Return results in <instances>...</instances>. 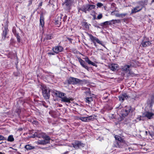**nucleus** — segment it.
Here are the masks:
<instances>
[{
	"label": "nucleus",
	"mask_w": 154,
	"mask_h": 154,
	"mask_svg": "<svg viewBox=\"0 0 154 154\" xmlns=\"http://www.w3.org/2000/svg\"><path fill=\"white\" fill-rule=\"evenodd\" d=\"M146 2L145 0L139 2V5L132 9L131 14L135 13L141 11L143 8L145 7V5H146Z\"/></svg>",
	"instance_id": "obj_3"
},
{
	"label": "nucleus",
	"mask_w": 154,
	"mask_h": 154,
	"mask_svg": "<svg viewBox=\"0 0 154 154\" xmlns=\"http://www.w3.org/2000/svg\"><path fill=\"white\" fill-rule=\"evenodd\" d=\"M83 59L85 60V61L88 64L91 65L93 66H97L95 63L91 61L87 57H86Z\"/></svg>",
	"instance_id": "obj_20"
},
{
	"label": "nucleus",
	"mask_w": 154,
	"mask_h": 154,
	"mask_svg": "<svg viewBox=\"0 0 154 154\" xmlns=\"http://www.w3.org/2000/svg\"><path fill=\"white\" fill-rule=\"evenodd\" d=\"M39 5H40V6H41L42 5V3H40V4H39Z\"/></svg>",
	"instance_id": "obj_61"
},
{
	"label": "nucleus",
	"mask_w": 154,
	"mask_h": 154,
	"mask_svg": "<svg viewBox=\"0 0 154 154\" xmlns=\"http://www.w3.org/2000/svg\"><path fill=\"white\" fill-rule=\"evenodd\" d=\"M145 133H146V135H147L148 134V132L147 131H146Z\"/></svg>",
	"instance_id": "obj_53"
},
{
	"label": "nucleus",
	"mask_w": 154,
	"mask_h": 154,
	"mask_svg": "<svg viewBox=\"0 0 154 154\" xmlns=\"http://www.w3.org/2000/svg\"><path fill=\"white\" fill-rule=\"evenodd\" d=\"M127 14H128L127 13L121 14V17L123 18L127 15Z\"/></svg>",
	"instance_id": "obj_42"
},
{
	"label": "nucleus",
	"mask_w": 154,
	"mask_h": 154,
	"mask_svg": "<svg viewBox=\"0 0 154 154\" xmlns=\"http://www.w3.org/2000/svg\"><path fill=\"white\" fill-rule=\"evenodd\" d=\"M154 113L152 112L146 111L142 114V117H146L148 119H150L153 118Z\"/></svg>",
	"instance_id": "obj_9"
},
{
	"label": "nucleus",
	"mask_w": 154,
	"mask_h": 154,
	"mask_svg": "<svg viewBox=\"0 0 154 154\" xmlns=\"http://www.w3.org/2000/svg\"><path fill=\"white\" fill-rule=\"evenodd\" d=\"M33 135L34 137L39 138H42L43 139V140H38L37 144L38 145H45L50 143V137L48 136L45 133L41 132H35Z\"/></svg>",
	"instance_id": "obj_1"
},
{
	"label": "nucleus",
	"mask_w": 154,
	"mask_h": 154,
	"mask_svg": "<svg viewBox=\"0 0 154 154\" xmlns=\"http://www.w3.org/2000/svg\"><path fill=\"white\" fill-rule=\"evenodd\" d=\"M25 148L27 150H30L33 149L34 148V147L29 145H28L25 146Z\"/></svg>",
	"instance_id": "obj_28"
},
{
	"label": "nucleus",
	"mask_w": 154,
	"mask_h": 154,
	"mask_svg": "<svg viewBox=\"0 0 154 154\" xmlns=\"http://www.w3.org/2000/svg\"><path fill=\"white\" fill-rule=\"evenodd\" d=\"M94 118L93 116H89L87 117H80L79 119L82 121L84 122H88L91 120H93Z\"/></svg>",
	"instance_id": "obj_10"
},
{
	"label": "nucleus",
	"mask_w": 154,
	"mask_h": 154,
	"mask_svg": "<svg viewBox=\"0 0 154 154\" xmlns=\"http://www.w3.org/2000/svg\"><path fill=\"white\" fill-rule=\"evenodd\" d=\"M115 11H112L111 14L112 15H115V16L117 17H121V14H115Z\"/></svg>",
	"instance_id": "obj_31"
},
{
	"label": "nucleus",
	"mask_w": 154,
	"mask_h": 154,
	"mask_svg": "<svg viewBox=\"0 0 154 154\" xmlns=\"http://www.w3.org/2000/svg\"><path fill=\"white\" fill-rule=\"evenodd\" d=\"M151 44V43L149 41H146L145 40H143L141 43V45L142 47H145L148 46L150 45Z\"/></svg>",
	"instance_id": "obj_17"
},
{
	"label": "nucleus",
	"mask_w": 154,
	"mask_h": 154,
	"mask_svg": "<svg viewBox=\"0 0 154 154\" xmlns=\"http://www.w3.org/2000/svg\"><path fill=\"white\" fill-rule=\"evenodd\" d=\"M84 44L86 46H87V47L89 48V46H88V45L86 44L85 43H84Z\"/></svg>",
	"instance_id": "obj_52"
},
{
	"label": "nucleus",
	"mask_w": 154,
	"mask_h": 154,
	"mask_svg": "<svg viewBox=\"0 0 154 154\" xmlns=\"http://www.w3.org/2000/svg\"><path fill=\"white\" fill-rule=\"evenodd\" d=\"M148 134L152 137V136H153V133L152 132H150V131H149Z\"/></svg>",
	"instance_id": "obj_45"
},
{
	"label": "nucleus",
	"mask_w": 154,
	"mask_h": 154,
	"mask_svg": "<svg viewBox=\"0 0 154 154\" xmlns=\"http://www.w3.org/2000/svg\"><path fill=\"white\" fill-rule=\"evenodd\" d=\"M68 84L72 85H80L82 84L83 81L80 79L75 78L73 77L69 78L67 80Z\"/></svg>",
	"instance_id": "obj_5"
},
{
	"label": "nucleus",
	"mask_w": 154,
	"mask_h": 154,
	"mask_svg": "<svg viewBox=\"0 0 154 154\" xmlns=\"http://www.w3.org/2000/svg\"><path fill=\"white\" fill-rule=\"evenodd\" d=\"M14 140V138L12 135H9L7 139V141L9 142H13Z\"/></svg>",
	"instance_id": "obj_27"
},
{
	"label": "nucleus",
	"mask_w": 154,
	"mask_h": 154,
	"mask_svg": "<svg viewBox=\"0 0 154 154\" xmlns=\"http://www.w3.org/2000/svg\"><path fill=\"white\" fill-rule=\"evenodd\" d=\"M86 90H87V91L85 92V93L86 94H90L91 93V92L90 91V89L88 88H86Z\"/></svg>",
	"instance_id": "obj_40"
},
{
	"label": "nucleus",
	"mask_w": 154,
	"mask_h": 154,
	"mask_svg": "<svg viewBox=\"0 0 154 154\" xmlns=\"http://www.w3.org/2000/svg\"><path fill=\"white\" fill-rule=\"evenodd\" d=\"M68 152H66L64 153V154H66Z\"/></svg>",
	"instance_id": "obj_57"
},
{
	"label": "nucleus",
	"mask_w": 154,
	"mask_h": 154,
	"mask_svg": "<svg viewBox=\"0 0 154 154\" xmlns=\"http://www.w3.org/2000/svg\"><path fill=\"white\" fill-rule=\"evenodd\" d=\"M56 53H55L54 51H53V52H48V54L49 55H55V54Z\"/></svg>",
	"instance_id": "obj_39"
},
{
	"label": "nucleus",
	"mask_w": 154,
	"mask_h": 154,
	"mask_svg": "<svg viewBox=\"0 0 154 154\" xmlns=\"http://www.w3.org/2000/svg\"><path fill=\"white\" fill-rule=\"evenodd\" d=\"M151 104H153L154 103V95H152L151 97Z\"/></svg>",
	"instance_id": "obj_35"
},
{
	"label": "nucleus",
	"mask_w": 154,
	"mask_h": 154,
	"mask_svg": "<svg viewBox=\"0 0 154 154\" xmlns=\"http://www.w3.org/2000/svg\"><path fill=\"white\" fill-rule=\"evenodd\" d=\"M32 123L33 124H35V125H37L38 124V122L36 121H33L32 122Z\"/></svg>",
	"instance_id": "obj_46"
},
{
	"label": "nucleus",
	"mask_w": 154,
	"mask_h": 154,
	"mask_svg": "<svg viewBox=\"0 0 154 154\" xmlns=\"http://www.w3.org/2000/svg\"><path fill=\"white\" fill-rule=\"evenodd\" d=\"M93 43L94 44V45L95 46H97V45H96V44L95 42H93Z\"/></svg>",
	"instance_id": "obj_51"
},
{
	"label": "nucleus",
	"mask_w": 154,
	"mask_h": 154,
	"mask_svg": "<svg viewBox=\"0 0 154 154\" xmlns=\"http://www.w3.org/2000/svg\"><path fill=\"white\" fill-rule=\"evenodd\" d=\"M137 97V96H134V97H132V99H133L134 100H135Z\"/></svg>",
	"instance_id": "obj_49"
},
{
	"label": "nucleus",
	"mask_w": 154,
	"mask_h": 154,
	"mask_svg": "<svg viewBox=\"0 0 154 154\" xmlns=\"http://www.w3.org/2000/svg\"><path fill=\"white\" fill-rule=\"evenodd\" d=\"M103 17L102 14H99L97 17V19H100L102 18Z\"/></svg>",
	"instance_id": "obj_37"
},
{
	"label": "nucleus",
	"mask_w": 154,
	"mask_h": 154,
	"mask_svg": "<svg viewBox=\"0 0 154 154\" xmlns=\"http://www.w3.org/2000/svg\"><path fill=\"white\" fill-rule=\"evenodd\" d=\"M80 11H81L83 12H84L85 13H86L87 11H88L87 5H84L81 8H79V12Z\"/></svg>",
	"instance_id": "obj_16"
},
{
	"label": "nucleus",
	"mask_w": 154,
	"mask_h": 154,
	"mask_svg": "<svg viewBox=\"0 0 154 154\" xmlns=\"http://www.w3.org/2000/svg\"><path fill=\"white\" fill-rule=\"evenodd\" d=\"M111 25V20H110L109 21H106L101 23V26H103L104 25Z\"/></svg>",
	"instance_id": "obj_22"
},
{
	"label": "nucleus",
	"mask_w": 154,
	"mask_h": 154,
	"mask_svg": "<svg viewBox=\"0 0 154 154\" xmlns=\"http://www.w3.org/2000/svg\"><path fill=\"white\" fill-rule=\"evenodd\" d=\"M52 50L56 54H57L58 53L62 51L63 50V48L61 46H57L53 47Z\"/></svg>",
	"instance_id": "obj_11"
},
{
	"label": "nucleus",
	"mask_w": 154,
	"mask_h": 154,
	"mask_svg": "<svg viewBox=\"0 0 154 154\" xmlns=\"http://www.w3.org/2000/svg\"><path fill=\"white\" fill-rule=\"evenodd\" d=\"M111 21L112 25L116 23H119L121 22V21L120 20H111Z\"/></svg>",
	"instance_id": "obj_25"
},
{
	"label": "nucleus",
	"mask_w": 154,
	"mask_h": 154,
	"mask_svg": "<svg viewBox=\"0 0 154 154\" xmlns=\"http://www.w3.org/2000/svg\"><path fill=\"white\" fill-rule=\"evenodd\" d=\"M153 2H154V0H152V3Z\"/></svg>",
	"instance_id": "obj_59"
},
{
	"label": "nucleus",
	"mask_w": 154,
	"mask_h": 154,
	"mask_svg": "<svg viewBox=\"0 0 154 154\" xmlns=\"http://www.w3.org/2000/svg\"><path fill=\"white\" fill-rule=\"evenodd\" d=\"M96 42L98 44H101V42H102L101 41H100L98 38H97Z\"/></svg>",
	"instance_id": "obj_44"
},
{
	"label": "nucleus",
	"mask_w": 154,
	"mask_h": 154,
	"mask_svg": "<svg viewBox=\"0 0 154 154\" xmlns=\"http://www.w3.org/2000/svg\"><path fill=\"white\" fill-rule=\"evenodd\" d=\"M54 94L57 97L61 98V101L63 102L69 103H71V101L72 100V98H67L65 96L66 94L63 93L56 91Z\"/></svg>",
	"instance_id": "obj_2"
},
{
	"label": "nucleus",
	"mask_w": 154,
	"mask_h": 154,
	"mask_svg": "<svg viewBox=\"0 0 154 154\" xmlns=\"http://www.w3.org/2000/svg\"><path fill=\"white\" fill-rule=\"evenodd\" d=\"M15 36L16 37L17 39V41L18 42L20 41V37L19 35V34H17Z\"/></svg>",
	"instance_id": "obj_36"
},
{
	"label": "nucleus",
	"mask_w": 154,
	"mask_h": 154,
	"mask_svg": "<svg viewBox=\"0 0 154 154\" xmlns=\"http://www.w3.org/2000/svg\"><path fill=\"white\" fill-rule=\"evenodd\" d=\"M46 148V147H44V148H43L42 149H45Z\"/></svg>",
	"instance_id": "obj_58"
},
{
	"label": "nucleus",
	"mask_w": 154,
	"mask_h": 154,
	"mask_svg": "<svg viewBox=\"0 0 154 154\" xmlns=\"http://www.w3.org/2000/svg\"><path fill=\"white\" fill-rule=\"evenodd\" d=\"M131 66V65H125L122 68L123 70L126 72L125 73L127 74V76H129L131 75L130 71L129 69Z\"/></svg>",
	"instance_id": "obj_12"
},
{
	"label": "nucleus",
	"mask_w": 154,
	"mask_h": 154,
	"mask_svg": "<svg viewBox=\"0 0 154 154\" xmlns=\"http://www.w3.org/2000/svg\"><path fill=\"white\" fill-rule=\"evenodd\" d=\"M8 29L6 27L4 28V30L3 31L2 33V35L5 38H6L7 34Z\"/></svg>",
	"instance_id": "obj_26"
},
{
	"label": "nucleus",
	"mask_w": 154,
	"mask_h": 154,
	"mask_svg": "<svg viewBox=\"0 0 154 154\" xmlns=\"http://www.w3.org/2000/svg\"><path fill=\"white\" fill-rule=\"evenodd\" d=\"M92 14H94L95 13V11H93L92 12Z\"/></svg>",
	"instance_id": "obj_55"
},
{
	"label": "nucleus",
	"mask_w": 154,
	"mask_h": 154,
	"mask_svg": "<svg viewBox=\"0 0 154 154\" xmlns=\"http://www.w3.org/2000/svg\"><path fill=\"white\" fill-rule=\"evenodd\" d=\"M61 23V18L59 20H55V23L56 25H60Z\"/></svg>",
	"instance_id": "obj_33"
},
{
	"label": "nucleus",
	"mask_w": 154,
	"mask_h": 154,
	"mask_svg": "<svg viewBox=\"0 0 154 154\" xmlns=\"http://www.w3.org/2000/svg\"><path fill=\"white\" fill-rule=\"evenodd\" d=\"M107 96L103 97L104 99H105V100H106L107 99Z\"/></svg>",
	"instance_id": "obj_54"
},
{
	"label": "nucleus",
	"mask_w": 154,
	"mask_h": 154,
	"mask_svg": "<svg viewBox=\"0 0 154 154\" xmlns=\"http://www.w3.org/2000/svg\"><path fill=\"white\" fill-rule=\"evenodd\" d=\"M91 15L93 16V20H95L96 19V15H95L93 14H91Z\"/></svg>",
	"instance_id": "obj_47"
},
{
	"label": "nucleus",
	"mask_w": 154,
	"mask_h": 154,
	"mask_svg": "<svg viewBox=\"0 0 154 154\" xmlns=\"http://www.w3.org/2000/svg\"><path fill=\"white\" fill-rule=\"evenodd\" d=\"M142 117V116H140L139 117H138V119H139V120H141V118Z\"/></svg>",
	"instance_id": "obj_48"
},
{
	"label": "nucleus",
	"mask_w": 154,
	"mask_h": 154,
	"mask_svg": "<svg viewBox=\"0 0 154 154\" xmlns=\"http://www.w3.org/2000/svg\"><path fill=\"white\" fill-rule=\"evenodd\" d=\"M22 128H20V129H19V130H22Z\"/></svg>",
	"instance_id": "obj_60"
},
{
	"label": "nucleus",
	"mask_w": 154,
	"mask_h": 154,
	"mask_svg": "<svg viewBox=\"0 0 154 154\" xmlns=\"http://www.w3.org/2000/svg\"><path fill=\"white\" fill-rule=\"evenodd\" d=\"M100 44L101 45H102L103 47L105 46L103 44L102 42H101V44Z\"/></svg>",
	"instance_id": "obj_50"
},
{
	"label": "nucleus",
	"mask_w": 154,
	"mask_h": 154,
	"mask_svg": "<svg viewBox=\"0 0 154 154\" xmlns=\"http://www.w3.org/2000/svg\"><path fill=\"white\" fill-rule=\"evenodd\" d=\"M66 16H65L64 17V18H66Z\"/></svg>",
	"instance_id": "obj_62"
},
{
	"label": "nucleus",
	"mask_w": 154,
	"mask_h": 154,
	"mask_svg": "<svg viewBox=\"0 0 154 154\" xmlns=\"http://www.w3.org/2000/svg\"><path fill=\"white\" fill-rule=\"evenodd\" d=\"M73 146L75 149H78L84 146V144L81 142L76 141L74 143H72Z\"/></svg>",
	"instance_id": "obj_8"
},
{
	"label": "nucleus",
	"mask_w": 154,
	"mask_h": 154,
	"mask_svg": "<svg viewBox=\"0 0 154 154\" xmlns=\"http://www.w3.org/2000/svg\"><path fill=\"white\" fill-rule=\"evenodd\" d=\"M93 101V98L92 97H87L85 98V101L86 103L89 104Z\"/></svg>",
	"instance_id": "obj_24"
},
{
	"label": "nucleus",
	"mask_w": 154,
	"mask_h": 154,
	"mask_svg": "<svg viewBox=\"0 0 154 154\" xmlns=\"http://www.w3.org/2000/svg\"><path fill=\"white\" fill-rule=\"evenodd\" d=\"M115 137L116 140H117L118 141H121L123 140L121 137L118 135H116Z\"/></svg>",
	"instance_id": "obj_30"
},
{
	"label": "nucleus",
	"mask_w": 154,
	"mask_h": 154,
	"mask_svg": "<svg viewBox=\"0 0 154 154\" xmlns=\"http://www.w3.org/2000/svg\"><path fill=\"white\" fill-rule=\"evenodd\" d=\"M88 6V11L91 10L92 9H94L95 7V6L94 5H91L89 4H87Z\"/></svg>",
	"instance_id": "obj_23"
},
{
	"label": "nucleus",
	"mask_w": 154,
	"mask_h": 154,
	"mask_svg": "<svg viewBox=\"0 0 154 154\" xmlns=\"http://www.w3.org/2000/svg\"><path fill=\"white\" fill-rule=\"evenodd\" d=\"M125 144V143L123 142V140H122L121 141H117L115 145L117 147L122 148Z\"/></svg>",
	"instance_id": "obj_15"
},
{
	"label": "nucleus",
	"mask_w": 154,
	"mask_h": 154,
	"mask_svg": "<svg viewBox=\"0 0 154 154\" xmlns=\"http://www.w3.org/2000/svg\"><path fill=\"white\" fill-rule=\"evenodd\" d=\"M12 32L14 35H16L17 34H18V33H17L15 27H13L12 29Z\"/></svg>",
	"instance_id": "obj_34"
},
{
	"label": "nucleus",
	"mask_w": 154,
	"mask_h": 154,
	"mask_svg": "<svg viewBox=\"0 0 154 154\" xmlns=\"http://www.w3.org/2000/svg\"><path fill=\"white\" fill-rule=\"evenodd\" d=\"M42 94L43 97L46 99H49L50 97V89L44 85H41Z\"/></svg>",
	"instance_id": "obj_4"
},
{
	"label": "nucleus",
	"mask_w": 154,
	"mask_h": 154,
	"mask_svg": "<svg viewBox=\"0 0 154 154\" xmlns=\"http://www.w3.org/2000/svg\"><path fill=\"white\" fill-rule=\"evenodd\" d=\"M97 6L99 7H100L103 6V4L100 3H98L97 5Z\"/></svg>",
	"instance_id": "obj_41"
},
{
	"label": "nucleus",
	"mask_w": 154,
	"mask_h": 154,
	"mask_svg": "<svg viewBox=\"0 0 154 154\" xmlns=\"http://www.w3.org/2000/svg\"><path fill=\"white\" fill-rule=\"evenodd\" d=\"M67 39L70 42V43H72V39L70 38L66 37Z\"/></svg>",
	"instance_id": "obj_43"
},
{
	"label": "nucleus",
	"mask_w": 154,
	"mask_h": 154,
	"mask_svg": "<svg viewBox=\"0 0 154 154\" xmlns=\"http://www.w3.org/2000/svg\"><path fill=\"white\" fill-rule=\"evenodd\" d=\"M44 17L43 14H41L40 15V25H41L42 27L44 26Z\"/></svg>",
	"instance_id": "obj_19"
},
{
	"label": "nucleus",
	"mask_w": 154,
	"mask_h": 154,
	"mask_svg": "<svg viewBox=\"0 0 154 154\" xmlns=\"http://www.w3.org/2000/svg\"><path fill=\"white\" fill-rule=\"evenodd\" d=\"M88 35L89 36L92 42H95V41L96 42V40L97 38L95 37L94 36L91 34H88Z\"/></svg>",
	"instance_id": "obj_21"
},
{
	"label": "nucleus",
	"mask_w": 154,
	"mask_h": 154,
	"mask_svg": "<svg viewBox=\"0 0 154 154\" xmlns=\"http://www.w3.org/2000/svg\"><path fill=\"white\" fill-rule=\"evenodd\" d=\"M78 59L79 62L80 63L81 65L85 69L88 70V67L85 65V62L84 61L82 60L80 57H78Z\"/></svg>",
	"instance_id": "obj_14"
},
{
	"label": "nucleus",
	"mask_w": 154,
	"mask_h": 154,
	"mask_svg": "<svg viewBox=\"0 0 154 154\" xmlns=\"http://www.w3.org/2000/svg\"><path fill=\"white\" fill-rule=\"evenodd\" d=\"M74 0H65V2L63 4L64 8L66 10L71 9V7L73 2Z\"/></svg>",
	"instance_id": "obj_7"
},
{
	"label": "nucleus",
	"mask_w": 154,
	"mask_h": 154,
	"mask_svg": "<svg viewBox=\"0 0 154 154\" xmlns=\"http://www.w3.org/2000/svg\"><path fill=\"white\" fill-rule=\"evenodd\" d=\"M0 154H5L4 153H3L1 152H0Z\"/></svg>",
	"instance_id": "obj_56"
},
{
	"label": "nucleus",
	"mask_w": 154,
	"mask_h": 154,
	"mask_svg": "<svg viewBox=\"0 0 154 154\" xmlns=\"http://www.w3.org/2000/svg\"><path fill=\"white\" fill-rule=\"evenodd\" d=\"M109 67L111 70L114 71L118 67V65L117 64L112 63L109 65Z\"/></svg>",
	"instance_id": "obj_18"
},
{
	"label": "nucleus",
	"mask_w": 154,
	"mask_h": 154,
	"mask_svg": "<svg viewBox=\"0 0 154 154\" xmlns=\"http://www.w3.org/2000/svg\"><path fill=\"white\" fill-rule=\"evenodd\" d=\"M119 100L122 102L125 99H127L128 98V95L126 93L123 94H120L119 96Z\"/></svg>",
	"instance_id": "obj_13"
},
{
	"label": "nucleus",
	"mask_w": 154,
	"mask_h": 154,
	"mask_svg": "<svg viewBox=\"0 0 154 154\" xmlns=\"http://www.w3.org/2000/svg\"><path fill=\"white\" fill-rule=\"evenodd\" d=\"M84 26L86 28H89V25L90 24H89L87 22H84L83 23Z\"/></svg>",
	"instance_id": "obj_32"
},
{
	"label": "nucleus",
	"mask_w": 154,
	"mask_h": 154,
	"mask_svg": "<svg viewBox=\"0 0 154 154\" xmlns=\"http://www.w3.org/2000/svg\"><path fill=\"white\" fill-rule=\"evenodd\" d=\"M53 38V37L52 36V35L50 34L47 35L45 37V39L48 40H50L52 38Z\"/></svg>",
	"instance_id": "obj_29"
},
{
	"label": "nucleus",
	"mask_w": 154,
	"mask_h": 154,
	"mask_svg": "<svg viewBox=\"0 0 154 154\" xmlns=\"http://www.w3.org/2000/svg\"><path fill=\"white\" fill-rule=\"evenodd\" d=\"M5 140H6V138H5V137H3L1 135H0V141Z\"/></svg>",
	"instance_id": "obj_38"
},
{
	"label": "nucleus",
	"mask_w": 154,
	"mask_h": 154,
	"mask_svg": "<svg viewBox=\"0 0 154 154\" xmlns=\"http://www.w3.org/2000/svg\"><path fill=\"white\" fill-rule=\"evenodd\" d=\"M131 107L130 106H126L123 109L121 112V114L122 116L125 117L127 116L128 113L131 111H133L132 109H131Z\"/></svg>",
	"instance_id": "obj_6"
}]
</instances>
